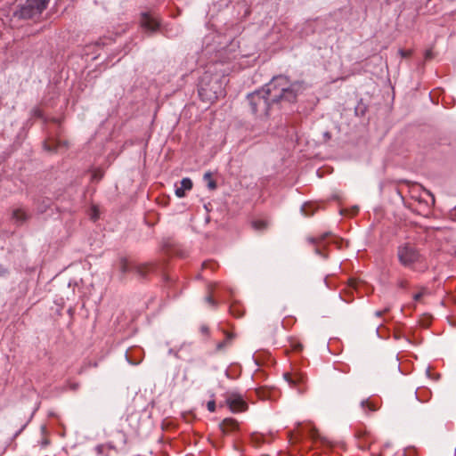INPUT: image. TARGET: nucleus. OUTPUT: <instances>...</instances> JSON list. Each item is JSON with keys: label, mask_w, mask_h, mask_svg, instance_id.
Instances as JSON below:
<instances>
[{"label": "nucleus", "mask_w": 456, "mask_h": 456, "mask_svg": "<svg viewBox=\"0 0 456 456\" xmlns=\"http://www.w3.org/2000/svg\"><path fill=\"white\" fill-rule=\"evenodd\" d=\"M32 116L37 118H42L43 111L39 108H35L32 110Z\"/></svg>", "instance_id": "obj_24"}, {"label": "nucleus", "mask_w": 456, "mask_h": 456, "mask_svg": "<svg viewBox=\"0 0 456 456\" xmlns=\"http://www.w3.org/2000/svg\"><path fill=\"white\" fill-rule=\"evenodd\" d=\"M399 263L406 268L414 270L416 264H420L424 260V256L419 248L411 242H403L397 247L396 251Z\"/></svg>", "instance_id": "obj_3"}, {"label": "nucleus", "mask_w": 456, "mask_h": 456, "mask_svg": "<svg viewBox=\"0 0 456 456\" xmlns=\"http://www.w3.org/2000/svg\"><path fill=\"white\" fill-rule=\"evenodd\" d=\"M424 295V292H419V293H416L414 296H413V299L415 301H419L420 300V298L423 297Z\"/></svg>", "instance_id": "obj_29"}, {"label": "nucleus", "mask_w": 456, "mask_h": 456, "mask_svg": "<svg viewBox=\"0 0 456 456\" xmlns=\"http://www.w3.org/2000/svg\"><path fill=\"white\" fill-rule=\"evenodd\" d=\"M397 285L401 289H406L408 286V281L405 280H401L398 281Z\"/></svg>", "instance_id": "obj_27"}, {"label": "nucleus", "mask_w": 456, "mask_h": 456, "mask_svg": "<svg viewBox=\"0 0 456 456\" xmlns=\"http://www.w3.org/2000/svg\"><path fill=\"white\" fill-rule=\"evenodd\" d=\"M435 57H436V53L433 51V46L425 51L424 60L426 61H429L433 60Z\"/></svg>", "instance_id": "obj_21"}, {"label": "nucleus", "mask_w": 456, "mask_h": 456, "mask_svg": "<svg viewBox=\"0 0 456 456\" xmlns=\"http://www.w3.org/2000/svg\"><path fill=\"white\" fill-rule=\"evenodd\" d=\"M206 301H207L208 304H210V305H214V306L216 305V301L214 300V298H213L211 296H208V297H206Z\"/></svg>", "instance_id": "obj_28"}, {"label": "nucleus", "mask_w": 456, "mask_h": 456, "mask_svg": "<svg viewBox=\"0 0 456 456\" xmlns=\"http://www.w3.org/2000/svg\"><path fill=\"white\" fill-rule=\"evenodd\" d=\"M227 403L233 412H240L247 410L248 405L239 395H232L227 398Z\"/></svg>", "instance_id": "obj_8"}, {"label": "nucleus", "mask_w": 456, "mask_h": 456, "mask_svg": "<svg viewBox=\"0 0 456 456\" xmlns=\"http://www.w3.org/2000/svg\"><path fill=\"white\" fill-rule=\"evenodd\" d=\"M133 265L135 263L129 262L126 257H120L118 261V268L122 274L133 272Z\"/></svg>", "instance_id": "obj_15"}, {"label": "nucleus", "mask_w": 456, "mask_h": 456, "mask_svg": "<svg viewBox=\"0 0 456 456\" xmlns=\"http://www.w3.org/2000/svg\"><path fill=\"white\" fill-rule=\"evenodd\" d=\"M252 440L254 442H256V443H260L261 442L257 436H252Z\"/></svg>", "instance_id": "obj_33"}, {"label": "nucleus", "mask_w": 456, "mask_h": 456, "mask_svg": "<svg viewBox=\"0 0 456 456\" xmlns=\"http://www.w3.org/2000/svg\"><path fill=\"white\" fill-rule=\"evenodd\" d=\"M366 112V106L363 105L362 103H360L356 108H355V113L356 115H361V116H363Z\"/></svg>", "instance_id": "obj_23"}, {"label": "nucleus", "mask_w": 456, "mask_h": 456, "mask_svg": "<svg viewBox=\"0 0 456 456\" xmlns=\"http://www.w3.org/2000/svg\"><path fill=\"white\" fill-rule=\"evenodd\" d=\"M29 218V215L22 208H17L12 211V219L18 224H23Z\"/></svg>", "instance_id": "obj_14"}, {"label": "nucleus", "mask_w": 456, "mask_h": 456, "mask_svg": "<svg viewBox=\"0 0 456 456\" xmlns=\"http://www.w3.org/2000/svg\"><path fill=\"white\" fill-rule=\"evenodd\" d=\"M230 313L236 318L242 317L244 314V309L241 307L240 304L233 303L230 305Z\"/></svg>", "instance_id": "obj_18"}, {"label": "nucleus", "mask_w": 456, "mask_h": 456, "mask_svg": "<svg viewBox=\"0 0 456 456\" xmlns=\"http://www.w3.org/2000/svg\"><path fill=\"white\" fill-rule=\"evenodd\" d=\"M50 0H27L13 13L20 20H36L46 9Z\"/></svg>", "instance_id": "obj_4"}, {"label": "nucleus", "mask_w": 456, "mask_h": 456, "mask_svg": "<svg viewBox=\"0 0 456 456\" xmlns=\"http://www.w3.org/2000/svg\"><path fill=\"white\" fill-rule=\"evenodd\" d=\"M328 136L330 137V134H329V133H326V134H325V137H328Z\"/></svg>", "instance_id": "obj_36"}, {"label": "nucleus", "mask_w": 456, "mask_h": 456, "mask_svg": "<svg viewBox=\"0 0 456 456\" xmlns=\"http://www.w3.org/2000/svg\"><path fill=\"white\" fill-rule=\"evenodd\" d=\"M292 349L297 352H300L303 349V345L299 342H293L291 344Z\"/></svg>", "instance_id": "obj_25"}, {"label": "nucleus", "mask_w": 456, "mask_h": 456, "mask_svg": "<svg viewBox=\"0 0 456 456\" xmlns=\"http://www.w3.org/2000/svg\"><path fill=\"white\" fill-rule=\"evenodd\" d=\"M361 407L367 415L379 410V406L370 400H362Z\"/></svg>", "instance_id": "obj_16"}, {"label": "nucleus", "mask_w": 456, "mask_h": 456, "mask_svg": "<svg viewBox=\"0 0 456 456\" xmlns=\"http://www.w3.org/2000/svg\"><path fill=\"white\" fill-rule=\"evenodd\" d=\"M225 77L208 70L200 77L198 85V94L202 102L213 103L225 95Z\"/></svg>", "instance_id": "obj_2"}, {"label": "nucleus", "mask_w": 456, "mask_h": 456, "mask_svg": "<svg viewBox=\"0 0 456 456\" xmlns=\"http://www.w3.org/2000/svg\"><path fill=\"white\" fill-rule=\"evenodd\" d=\"M304 90L303 83L290 82L285 76L274 77L262 89L248 95L252 114L262 118L269 116L271 106L280 102H295Z\"/></svg>", "instance_id": "obj_1"}, {"label": "nucleus", "mask_w": 456, "mask_h": 456, "mask_svg": "<svg viewBox=\"0 0 456 456\" xmlns=\"http://www.w3.org/2000/svg\"><path fill=\"white\" fill-rule=\"evenodd\" d=\"M204 180L208 183V188L210 190H215L216 188V183L212 179V175L210 172H207L203 176Z\"/></svg>", "instance_id": "obj_20"}, {"label": "nucleus", "mask_w": 456, "mask_h": 456, "mask_svg": "<svg viewBox=\"0 0 456 456\" xmlns=\"http://www.w3.org/2000/svg\"><path fill=\"white\" fill-rule=\"evenodd\" d=\"M139 22L141 28L148 33H154L160 27V18L151 12H142Z\"/></svg>", "instance_id": "obj_5"}, {"label": "nucleus", "mask_w": 456, "mask_h": 456, "mask_svg": "<svg viewBox=\"0 0 456 456\" xmlns=\"http://www.w3.org/2000/svg\"><path fill=\"white\" fill-rule=\"evenodd\" d=\"M61 147H66V142L51 138L44 142V149L49 152H56Z\"/></svg>", "instance_id": "obj_11"}, {"label": "nucleus", "mask_w": 456, "mask_h": 456, "mask_svg": "<svg viewBox=\"0 0 456 456\" xmlns=\"http://www.w3.org/2000/svg\"><path fill=\"white\" fill-rule=\"evenodd\" d=\"M192 188V182L190 178L186 177L181 181V186L176 187L175 195L178 198H183L185 196V191H190Z\"/></svg>", "instance_id": "obj_12"}, {"label": "nucleus", "mask_w": 456, "mask_h": 456, "mask_svg": "<svg viewBox=\"0 0 456 456\" xmlns=\"http://www.w3.org/2000/svg\"><path fill=\"white\" fill-rule=\"evenodd\" d=\"M7 273H8V271L6 268L0 266V275L1 276L5 275Z\"/></svg>", "instance_id": "obj_31"}, {"label": "nucleus", "mask_w": 456, "mask_h": 456, "mask_svg": "<svg viewBox=\"0 0 456 456\" xmlns=\"http://www.w3.org/2000/svg\"><path fill=\"white\" fill-rule=\"evenodd\" d=\"M220 428L224 434H228L238 428V422L233 419H224L221 424Z\"/></svg>", "instance_id": "obj_13"}, {"label": "nucleus", "mask_w": 456, "mask_h": 456, "mask_svg": "<svg viewBox=\"0 0 456 456\" xmlns=\"http://www.w3.org/2000/svg\"><path fill=\"white\" fill-rule=\"evenodd\" d=\"M232 338L233 335L232 333L226 332L225 338L216 344V350L218 352L224 350L228 346L231 345Z\"/></svg>", "instance_id": "obj_17"}, {"label": "nucleus", "mask_w": 456, "mask_h": 456, "mask_svg": "<svg viewBox=\"0 0 456 456\" xmlns=\"http://www.w3.org/2000/svg\"><path fill=\"white\" fill-rule=\"evenodd\" d=\"M95 452L101 456H117L118 452L117 447L112 443L98 444L95 447Z\"/></svg>", "instance_id": "obj_10"}, {"label": "nucleus", "mask_w": 456, "mask_h": 456, "mask_svg": "<svg viewBox=\"0 0 456 456\" xmlns=\"http://www.w3.org/2000/svg\"><path fill=\"white\" fill-rule=\"evenodd\" d=\"M207 408L210 412H214L216 411V403L215 401H209L207 403Z\"/></svg>", "instance_id": "obj_26"}, {"label": "nucleus", "mask_w": 456, "mask_h": 456, "mask_svg": "<svg viewBox=\"0 0 456 456\" xmlns=\"http://www.w3.org/2000/svg\"><path fill=\"white\" fill-rule=\"evenodd\" d=\"M284 379L292 387L297 388L299 392L304 390L302 385L305 383L306 377L303 373L297 371L287 372L284 373Z\"/></svg>", "instance_id": "obj_7"}, {"label": "nucleus", "mask_w": 456, "mask_h": 456, "mask_svg": "<svg viewBox=\"0 0 456 456\" xmlns=\"http://www.w3.org/2000/svg\"><path fill=\"white\" fill-rule=\"evenodd\" d=\"M251 225L256 231H264L267 228L268 224L265 220H255L251 223Z\"/></svg>", "instance_id": "obj_19"}, {"label": "nucleus", "mask_w": 456, "mask_h": 456, "mask_svg": "<svg viewBox=\"0 0 456 456\" xmlns=\"http://www.w3.org/2000/svg\"><path fill=\"white\" fill-rule=\"evenodd\" d=\"M388 311H389V308H388V307H387V308H385V309H384V311H377V312L375 313V314H376V316H379H379H381L384 313H387V312H388Z\"/></svg>", "instance_id": "obj_30"}, {"label": "nucleus", "mask_w": 456, "mask_h": 456, "mask_svg": "<svg viewBox=\"0 0 456 456\" xmlns=\"http://www.w3.org/2000/svg\"><path fill=\"white\" fill-rule=\"evenodd\" d=\"M43 444H44V445H46L48 444V441L45 440Z\"/></svg>", "instance_id": "obj_35"}, {"label": "nucleus", "mask_w": 456, "mask_h": 456, "mask_svg": "<svg viewBox=\"0 0 456 456\" xmlns=\"http://www.w3.org/2000/svg\"><path fill=\"white\" fill-rule=\"evenodd\" d=\"M331 235L330 232H324L322 233L321 236L319 237H309L307 238V241L309 242V244H311L313 247H314V252L326 258L327 257V254H325L323 252V248H325V245H324V242H325V240L330 237Z\"/></svg>", "instance_id": "obj_6"}, {"label": "nucleus", "mask_w": 456, "mask_h": 456, "mask_svg": "<svg viewBox=\"0 0 456 456\" xmlns=\"http://www.w3.org/2000/svg\"><path fill=\"white\" fill-rule=\"evenodd\" d=\"M311 436H312L313 438L315 439L317 437V436H318L317 431L316 430H313Z\"/></svg>", "instance_id": "obj_34"}, {"label": "nucleus", "mask_w": 456, "mask_h": 456, "mask_svg": "<svg viewBox=\"0 0 456 456\" xmlns=\"http://www.w3.org/2000/svg\"><path fill=\"white\" fill-rule=\"evenodd\" d=\"M413 51L412 50H404V49H399L398 50V54L402 57V58H409L411 56Z\"/></svg>", "instance_id": "obj_22"}, {"label": "nucleus", "mask_w": 456, "mask_h": 456, "mask_svg": "<svg viewBox=\"0 0 456 456\" xmlns=\"http://www.w3.org/2000/svg\"><path fill=\"white\" fill-rule=\"evenodd\" d=\"M155 268H156V265L153 263L133 265V272L140 279H146L148 274L150 273L153 272L155 270Z\"/></svg>", "instance_id": "obj_9"}, {"label": "nucleus", "mask_w": 456, "mask_h": 456, "mask_svg": "<svg viewBox=\"0 0 456 456\" xmlns=\"http://www.w3.org/2000/svg\"><path fill=\"white\" fill-rule=\"evenodd\" d=\"M201 332L204 333V334L208 333V328L206 327V326H202L201 327Z\"/></svg>", "instance_id": "obj_32"}]
</instances>
